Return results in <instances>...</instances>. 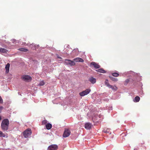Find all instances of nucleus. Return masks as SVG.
Instances as JSON below:
<instances>
[{
	"label": "nucleus",
	"instance_id": "1",
	"mask_svg": "<svg viewBox=\"0 0 150 150\" xmlns=\"http://www.w3.org/2000/svg\"><path fill=\"white\" fill-rule=\"evenodd\" d=\"M9 121L8 119L3 120L1 124V128L3 130L7 131L8 129Z\"/></svg>",
	"mask_w": 150,
	"mask_h": 150
},
{
	"label": "nucleus",
	"instance_id": "2",
	"mask_svg": "<svg viewBox=\"0 0 150 150\" xmlns=\"http://www.w3.org/2000/svg\"><path fill=\"white\" fill-rule=\"evenodd\" d=\"M32 133L31 129H28L25 130L23 132V135L25 138H27L31 135Z\"/></svg>",
	"mask_w": 150,
	"mask_h": 150
},
{
	"label": "nucleus",
	"instance_id": "3",
	"mask_svg": "<svg viewBox=\"0 0 150 150\" xmlns=\"http://www.w3.org/2000/svg\"><path fill=\"white\" fill-rule=\"evenodd\" d=\"M64 63L67 65H69L71 66H74L75 64L74 62L68 59H65Z\"/></svg>",
	"mask_w": 150,
	"mask_h": 150
},
{
	"label": "nucleus",
	"instance_id": "4",
	"mask_svg": "<svg viewBox=\"0 0 150 150\" xmlns=\"http://www.w3.org/2000/svg\"><path fill=\"white\" fill-rule=\"evenodd\" d=\"M91 90L90 89H86L79 93V95L81 96H83L86 95L88 94L91 91Z\"/></svg>",
	"mask_w": 150,
	"mask_h": 150
},
{
	"label": "nucleus",
	"instance_id": "5",
	"mask_svg": "<svg viewBox=\"0 0 150 150\" xmlns=\"http://www.w3.org/2000/svg\"><path fill=\"white\" fill-rule=\"evenodd\" d=\"M22 79L25 81H30L32 80V78L28 75H24L22 77Z\"/></svg>",
	"mask_w": 150,
	"mask_h": 150
},
{
	"label": "nucleus",
	"instance_id": "6",
	"mask_svg": "<svg viewBox=\"0 0 150 150\" xmlns=\"http://www.w3.org/2000/svg\"><path fill=\"white\" fill-rule=\"evenodd\" d=\"M71 133L70 130L68 129H65L63 134V137H69Z\"/></svg>",
	"mask_w": 150,
	"mask_h": 150
},
{
	"label": "nucleus",
	"instance_id": "7",
	"mask_svg": "<svg viewBox=\"0 0 150 150\" xmlns=\"http://www.w3.org/2000/svg\"><path fill=\"white\" fill-rule=\"evenodd\" d=\"M58 146L56 144H52L48 148L47 150H57Z\"/></svg>",
	"mask_w": 150,
	"mask_h": 150
},
{
	"label": "nucleus",
	"instance_id": "8",
	"mask_svg": "<svg viewBox=\"0 0 150 150\" xmlns=\"http://www.w3.org/2000/svg\"><path fill=\"white\" fill-rule=\"evenodd\" d=\"M90 65L93 66L96 69H98L100 67V66L98 64L94 62H91L90 64Z\"/></svg>",
	"mask_w": 150,
	"mask_h": 150
},
{
	"label": "nucleus",
	"instance_id": "9",
	"mask_svg": "<svg viewBox=\"0 0 150 150\" xmlns=\"http://www.w3.org/2000/svg\"><path fill=\"white\" fill-rule=\"evenodd\" d=\"M92 126L91 124L90 123H86L85 124V128L87 129H89L91 128Z\"/></svg>",
	"mask_w": 150,
	"mask_h": 150
},
{
	"label": "nucleus",
	"instance_id": "10",
	"mask_svg": "<svg viewBox=\"0 0 150 150\" xmlns=\"http://www.w3.org/2000/svg\"><path fill=\"white\" fill-rule=\"evenodd\" d=\"M73 60L77 62H84L82 58L80 57H77L74 59Z\"/></svg>",
	"mask_w": 150,
	"mask_h": 150
},
{
	"label": "nucleus",
	"instance_id": "11",
	"mask_svg": "<svg viewBox=\"0 0 150 150\" xmlns=\"http://www.w3.org/2000/svg\"><path fill=\"white\" fill-rule=\"evenodd\" d=\"M89 81L91 83L94 84L96 82V79L92 77H91L89 79Z\"/></svg>",
	"mask_w": 150,
	"mask_h": 150
},
{
	"label": "nucleus",
	"instance_id": "12",
	"mask_svg": "<svg viewBox=\"0 0 150 150\" xmlns=\"http://www.w3.org/2000/svg\"><path fill=\"white\" fill-rule=\"evenodd\" d=\"M10 66V64L8 63L6 66L5 68L6 70V72L7 73H8L9 72Z\"/></svg>",
	"mask_w": 150,
	"mask_h": 150
},
{
	"label": "nucleus",
	"instance_id": "13",
	"mask_svg": "<svg viewBox=\"0 0 150 150\" xmlns=\"http://www.w3.org/2000/svg\"><path fill=\"white\" fill-rule=\"evenodd\" d=\"M30 47L33 50H35L36 49L37 46L35 45L34 44H32L30 45Z\"/></svg>",
	"mask_w": 150,
	"mask_h": 150
},
{
	"label": "nucleus",
	"instance_id": "14",
	"mask_svg": "<svg viewBox=\"0 0 150 150\" xmlns=\"http://www.w3.org/2000/svg\"><path fill=\"white\" fill-rule=\"evenodd\" d=\"M8 50L4 48H0V52L1 53H6Z\"/></svg>",
	"mask_w": 150,
	"mask_h": 150
},
{
	"label": "nucleus",
	"instance_id": "15",
	"mask_svg": "<svg viewBox=\"0 0 150 150\" xmlns=\"http://www.w3.org/2000/svg\"><path fill=\"white\" fill-rule=\"evenodd\" d=\"M46 127L47 129L49 130L52 128V125L50 123H47L46 124Z\"/></svg>",
	"mask_w": 150,
	"mask_h": 150
},
{
	"label": "nucleus",
	"instance_id": "16",
	"mask_svg": "<svg viewBox=\"0 0 150 150\" xmlns=\"http://www.w3.org/2000/svg\"><path fill=\"white\" fill-rule=\"evenodd\" d=\"M96 71L102 73H106V71L102 69L97 70H96Z\"/></svg>",
	"mask_w": 150,
	"mask_h": 150
},
{
	"label": "nucleus",
	"instance_id": "17",
	"mask_svg": "<svg viewBox=\"0 0 150 150\" xmlns=\"http://www.w3.org/2000/svg\"><path fill=\"white\" fill-rule=\"evenodd\" d=\"M18 50H19L20 51H21L24 52H27V51H28V49H26V48H20L18 49Z\"/></svg>",
	"mask_w": 150,
	"mask_h": 150
},
{
	"label": "nucleus",
	"instance_id": "18",
	"mask_svg": "<svg viewBox=\"0 0 150 150\" xmlns=\"http://www.w3.org/2000/svg\"><path fill=\"white\" fill-rule=\"evenodd\" d=\"M140 98L138 96H136L135 97L134 101L135 102H138L140 100Z\"/></svg>",
	"mask_w": 150,
	"mask_h": 150
},
{
	"label": "nucleus",
	"instance_id": "19",
	"mask_svg": "<svg viewBox=\"0 0 150 150\" xmlns=\"http://www.w3.org/2000/svg\"><path fill=\"white\" fill-rule=\"evenodd\" d=\"M110 88H111L112 90H116L117 89V88L116 86H113L112 85H110V86L109 87Z\"/></svg>",
	"mask_w": 150,
	"mask_h": 150
},
{
	"label": "nucleus",
	"instance_id": "20",
	"mask_svg": "<svg viewBox=\"0 0 150 150\" xmlns=\"http://www.w3.org/2000/svg\"><path fill=\"white\" fill-rule=\"evenodd\" d=\"M110 79L112 81H118V79L116 78H114L112 76H110Z\"/></svg>",
	"mask_w": 150,
	"mask_h": 150
},
{
	"label": "nucleus",
	"instance_id": "21",
	"mask_svg": "<svg viewBox=\"0 0 150 150\" xmlns=\"http://www.w3.org/2000/svg\"><path fill=\"white\" fill-rule=\"evenodd\" d=\"M105 84L108 87H109L110 86V85L108 82V79H106L105 82Z\"/></svg>",
	"mask_w": 150,
	"mask_h": 150
},
{
	"label": "nucleus",
	"instance_id": "22",
	"mask_svg": "<svg viewBox=\"0 0 150 150\" xmlns=\"http://www.w3.org/2000/svg\"><path fill=\"white\" fill-rule=\"evenodd\" d=\"M112 75L115 77H117L119 76V74L117 73H114L112 74Z\"/></svg>",
	"mask_w": 150,
	"mask_h": 150
},
{
	"label": "nucleus",
	"instance_id": "23",
	"mask_svg": "<svg viewBox=\"0 0 150 150\" xmlns=\"http://www.w3.org/2000/svg\"><path fill=\"white\" fill-rule=\"evenodd\" d=\"M129 79H126L125 81L124 82V85H127L128 83L129 82Z\"/></svg>",
	"mask_w": 150,
	"mask_h": 150
},
{
	"label": "nucleus",
	"instance_id": "24",
	"mask_svg": "<svg viewBox=\"0 0 150 150\" xmlns=\"http://www.w3.org/2000/svg\"><path fill=\"white\" fill-rule=\"evenodd\" d=\"M5 137V134H4L2 132L0 131V137Z\"/></svg>",
	"mask_w": 150,
	"mask_h": 150
},
{
	"label": "nucleus",
	"instance_id": "25",
	"mask_svg": "<svg viewBox=\"0 0 150 150\" xmlns=\"http://www.w3.org/2000/svg\"><path fill=\"white\" fill-rule=\"evenodd\" d=\"M45 84V83L43 81H40L39 84V85L40 86H43Z\"/></svg>",
	"mask_w": 150,
	"mask_h": 150
},
{
	"label": "nucleus",
	"instance_id": "26",
	"mask_svg": "<svg viewBox=\"0 0 150 150\" xmlns=\"http://www.w3.org/2000/svg\"><path fill=\"white\" fill-rule=\"evenodd\" d=\"M47 123V121L46 120H44L42 121V124L43 125H45Z\"/></svg>",
	"mask_w": 150,
	"mask_h": 150
},
{
	"label": "nucleus",
	"instance_id": "27",
	"mask_svg": "<svg viewBox=\"0 0 150 150\" xmlns=\"http://www.w3.org/2000/svg\"><path fill=\"white\" fill-rule=\"evenodd\" d=\"M11 41L13 43H14V44H15L16 43V40H14V39H13V40H11Z\"/></svg>",
	"mask_w": 150,
	"mask_h": 150
},
{
	"label": "nucleus",
	"instance_id": "28",
	"mask_svg": "<svg viewBox=\"0 0 150 150\" xmlns=\"http://www.w3.org/2000/svg\"><path fill=\"white\" fill-rule=\"evenodd\" d=\"M3 103V100L1 97L0 96V103Z\"/></svg>",
	"mask_w": 150,
	"mask_h": 150
},
{
	"label": "nucleus",
	"instance_id": "29",
	"mask_svg": "<svg viewBox=\"0 0 150 150\" xmlns=\"http://www.w3.org/2000/svg\"><path fill=\"white\" fill-rule=\"evenodd\" d=\"M3 109V107L0 106V112H1Z\"/></svg>",
	"mask_w": 150,
	"mask_h": 150
},
{
	"label": "nucleus",
	"instance_id": "30",
	"mask_svg": "<svg viewBox=\"0 0 150 150\" xmlns=\"http://www.w3.org/2000/svg\"><path fill=\"white\" fill-rule=\"evenodd\" d=\"M74 50H73L72 51V53H74Z\"/></svg>",
	"mask_w": 150,
	"mask_h": 150
},
{
	"label": "nucleus",
	"instance_id": "31",
	"mask_svg": "<svg viewBox=\"0 0 150 150\" xmlns=\"http://www.w3.org/2000/svg\"><path fill=\"white\" fill-rule=\"evenodd\" d=\"M1 116H0V120H1Z\"/></svg>",
	"mask_w": 150,
	"mask_h": 150
}]
</instances>
